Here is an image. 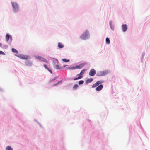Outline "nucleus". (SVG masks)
I'll return each mask as SVG.
<instances>
[{
  "label": "nucleus",
  "mask_w": 150,
  "mask_h": 150,
  "mask_svg": "<svg viewBox=\"0 0 150 150\" xmlns=\"http://www.w3.org/2000/svg\"><path fill=\"white\" fill-rule=\"evenodd\" d=\"M78 83L79 85H81L83 84L84 83V81L83 80H81L78 81Z\"/></svg>",
  "instance_id": "23"
},
{
  "label": "nucleus",
  "mask_w": 150,
  "mask_h": 150,
  "mask_svg": "<svg viewBox=\"0 0 150 150\" xmlns=\"http://www.w3.org/2000/svg\"><path fill=\"white\" fill-rule=\"evenodd\" d=\"M86 69H82L80 73L77 74L75 77H73L72 79L74 81L77 80L82 79L83 76V74L87 70Z\"/></svg>",
  "instance_id": "5"
},
{
  "label": "nucleus",
  "mask_w": 150,
  "mask_h": 150,
  "mask_svg": "<svg viewBox=\"0 0 150 150\" xmlns=\"http://www.w3.org/2000/svg\"><path fill=\"white\" fill-rule=\"evenodd\" d=\"M63 81V79H62L59 81H57L56 83L54 84L52 86V87H54L57 86L58 85L61 83Z\"/></svg>",
  "instance_id": "18"
},
{
  "label": "nucleus",
  "mask_w": 150,
  "mask_h": 150,
  "mask_svg": "<svg viewBox=\"0 0 150 150\" xmlns=\"http://www.w3.org/2000/svg\"><path fill=\"white\" fill-rule=\"evenodd\" d=\"M110 71L108 69H105L102 71L98 72L96 75L98 77L105 76L106 75L110 73Z\"/></svg>",
  "instance_id": "7"
},
{
  "label": "nucleus",
  "mask_w": 150,
  "mask_h": 150,
  "mask_svg": "<svg viewBox=\"0 0 150 150\" xmlns=\"http://www.w3.org/2000/svg\"><path fill=\"white\" fill-rule=\"evenodd\" d=\"M68 66V65H67L64 64V65H63V67H62V68H65V67H66L67 66Z\"/></svg>",
  "instance_id": "33"
},
{
  "label": "nucleus",
  "mask_w": 150,
  "mask_h": 150,
  "mask_svg": "<svg viewBox=\"0 0 150 150\" xmlns=\"http://www.w3.org/2000/svg\"><path fill=\"white\" fill-rule=\"evenodd\" d=\"M53 67L55 69H56L57 70L59 69H63L62 67H61L58 64H55L53 65Z\"/></svg>",
  "instance_id": "16"
},
{
  "label": "nucleus",
  "mask_w": 150,
  "mask_h": 150,
  "mask_svg": "<svg viewBox=\"0 0 150 150\" xmlns=\"http://www.w3.org/2000/svg\"><path fill=\"white\" fill-rule=\"evenodd\" d=\"M79 87V86L78 84H74L73 87V90H74L77 89Z\"/></svg>",
  "instance_id": "20"
},
{
  "label": "nucleus",
  "mask_w": 150,
  "mask_h": 150,
  "mask_svg": "<svg viewBox=\"0 0 150 150\" xmlns=\"http://www.w3.org/2000/svg\"><path fill=\"white\" fill-rule=\"evenodd\" d=\"M49 58L50 59L52 60H53L52 62V64L53 65H54L56 63H57V64H59V62L58 59L56 58H54V57H49Z\"/></svg>",
  "instance_id": "11"
},
{
  "label": "nucleus",
  "mask_w": 150,
  "mask_h": 150,
  "mask_svg": "<svg viewBox=\"0 0 150 150\" xmlns=\"http://www.w3.org/2000/svg\"><path fill=\"white\" fill-rule=\"evenodd\" d=\"M145 55V53L144 52H143L142 53V55L141 58V61L142 63H143V61L144 57Z\"/></svg>",
  "instance_id": "19"
},
{
  "label": "nucleus",
  "mask_w": 150,
  "mask_h": 150,
  "mask_svg": "<svg viewBox=\"0 0 150 150\" xmlns=\"http://www.w3.org/2000/svg\"><path fill=\"white\" fill-rule=\"evenodd\" d=\"M109 25L111 29L114 31L115 30L114 25L113 23V21L110 20L109 21Z\"/></svg>",
  "instance_id": "15"
},
{
  "label": "nucleus",
  "mask_w": 150,
  "mask_h": 150,
  "mask_svg": "<svg viewBox=\"0 0 150 150\" xmlns=\"http://www.w3.org/2000/svg\"><path fill=\"white\" fill-rule=\"evenodd\" d=\"M66 79H68V80H71V78H66Z\"/></svg>",
  "instance_id": "35"
},
{
  "label": "nucleus",
  "mask_w": 150,
  "mask_h": 150,
  "mask_svg": "<svg viewBox=\"0 0 150 150\" xmlns=\"http://www.w3.org/2000/svg\"><path fill=\"white\" fill-rule=\"evenodd\" d=\"M88 63L87 62L85 63H80L79 65H76L75 66H70L68 67H66L65 70H74L77 69H80L82 68L85 65L87 64Z\"/></svg>",
  "instance_id": "3"
},
{
  "label": "nucleus",
  "mask_w": 150,
  "mask_h": 150,
  "mask_svg": "<svg viewBox=\"0 0 150 150\" xmlns=\"http://www.w3.org/2000/svg\"><path fill=\"white\" fill-rule=\"evenodd\" d=\"M80 38L83 40H88L90 38V34L89 31L86 29L80 36Z\"/></svg>",
  "instance_id": "4"
},
{
  "label": "nucleus",
  "mask_w": 150,
  "mask_h": 150,
  "mask_svg": "<svg viewBox=\"0 0 150 150\" xmlns=\"http://www.w3.org/2000/svg\"><path fill=\"white\" fill-rule=\"evenodd\" d=\"M62 60L63 62L65 63L68 62L70 61V60L69 59H67L65 58L62 59Z\"/></svg>",
  "instance_id": "22"
},
{
  "label": "nucleus",
  "mask_w": 150,
  "mask_h": 150,
  "mask_svg": "<svg viewBox=\"0 0 150 150\" xmlns=\"http://www.w3.org/2000/svg\"><path fill=\"white\" fill-rule=\"evenodd\" d=\"M26 60V61L25 62V65L26 66L31 67L33 65V63L30 60Z\"/></svg>",
  "instance_id": "12"
},
{
  "label": "nucleus",
  "mask_w": 150,
  "mask_h": 150,
  "mask_svg": "<svg viewBox=\"0 0 150 150\" xmlns=\"http://www.w3.org/2000/svg\"><path fill=\"white\" fill-rule=\"evenodd\" d=\"M11 50L14 53L17 54H15V55L20 59L22 60H30L31 59V57L28 55H24L22 54L18 53V51L16 49L13 48L11 49Z\"/></svg>",
  "instance_id": "1"
},
{
  "label": "nucleus",
  "mask_w": 150,
  "mask_h": 150,
  "mask_svg": "<svg viewBox=\"0 0 150 150\" xmlns=\"http://www.w3.org/2000/svg\"><path fill=\"white\" fill-rule=\"evenodd\" d=\"M96 74V70L94 69H91L89 73V75L91 76H94Z\"/></svg>",
  "instance_id": "10"
},
{
  "label": "nucleus",
  "mask_w": 150,
  "mask_h": 150,
  "mask_svg": "<svg viewBox=\"0 0 150 150\" xmlns=\"http://www.w3.org/2000/svg\"><path fill=\"white\" fill-rule=\"evenodd\" d=\"M0 55H5L6 54L3 51L0 50Z\"/></svg>",
  "instance_id": "28"
},
{
  "label": "nucleus",
  "mask_w": 150,
  "mask_h": 150,
  "mask_svg": "<svg viewBox=\"0 0 150 150\" xmlns=\"http://www.w3.org/2000/svg\"><path fill=\"white\" fill-rule=\"evenodd\" d=\"M101 135V136L100 137H102L103 136V134H102Z\"/></svg>",
  "instance_id": "37"
},
{
  "label": "nucleus",
  "mask_w": 150,
  "mask_h": 150,
  "mask_svg": "<svg viewBox=\"0 0 150 150\" xmlns=\"http://www.w3.org/2000/svg\"><path fill=\"white\" fill-rule=\"evenodd\" d=\"M122 30V32H126L128 29V26L126 24H123L121 26Z\"/></svg>",
  "instance_id": "13"
},
{
  "label": "nucleus",
  "mask_w": 150,
  "mask_h": 150,
  "mask_svg": "<svg viewBox=\"0 0 150 150\" xmlns=\"http://www.w3.org/2000/svg\"><path fill=\"white\" fill-rule=\"evenodd\" d=\"M8 45H4L3 47H2L4 49H6L8 48Z\"/></svg>",
  "instance_id": "27"
},
{
  "label": "nucleus",
  "mask_w": 150,
  "mask_h": 150,
  "mask_svg": "<svg viewBox=\"0 0 150 150\" xmlns=\"http://www.w3.org/2000/svg\"><path fill=\"white\" fill-rule=\"evenodd\" d=\"M47 70L51 74H53V72L52 70L50 69L49 67L47 69Z\"/></svg>",
  "instance_id": "25"
},
{
  "label": "nucleus",
  "mask_w": 150,
  "mask_h": 150,
  "mask_svg": "<svg viewBox=\"0 0 150 150\" xmlns=\"http://www.w3.org/2000/svg\"><path fill=\"white\" fill-rule=\"evenodd\" d=\"M6 150H13V149L11 147L9 146H6Z\"/></svg>",
  "instance_id": "24"
},
{
  "label": "nucleus",
  "mask_w": 150,
  "mask_h": 150,
  "mask_svg": "<svg viewBox=\"0 0 150 150\" xmlns=\"http://www.w3.org/2000/svg\"><path fill=\"white\" fill-rule=\"evenodd\" d=\"M104 80H99L96 81L94 84L92 86V88H94L96 87L95 90L97 91H101L103 88V85L102 84L104 83Z\"/></svg>",
  "instance_id": "2"
},
{
  "label": "nucleus",
  "mask_w": 150,
  "mask_h": 150,
  "mask_svg": "<svg viewBox=\"0 0 150 150\" xmlns=\"http://www.w3.org/2000/svg\"><path fill=\"white\" fill-rule=\"evenodd\" d=\"M54 81V79L53 78L52 79H50L49 82V83H50Z\"/></svg>",
  "instance_id": "30"
},
{
  "label": "nucleus",
  "mask_w": 150,
  "mask_h": 150,
  "mask_svg": "<svg viewBox=\"0 0 150 150\" xmlns=\"http://www.w3.org/2000/svg\"><path fill=\"white\" fill-rule=\"evenodd\" d=\"M38 124H39V123H40L38 121L36 122Z\"/></svg>",
  "instance_id": "38"
},
{
  "label": "nucleus",
  "mask_w": 150,
  "mask_h": 150,
  "mask_svg": "<svg viewBox=\"0 0 150 150\" xmlns=\"http://www.w3.org/2000/svg\"><path fill=\"white\" fill-rule=\"evenodd\" d=\"M58 78V76H57L54 77L53 78L54 79V80H56V79H57Z\"/></svg>",
  "instance_id": "31"
},
{
  "label": "nucleus",
  "mask_w": 150,
  "mask_h": 150,
  "mask_svg": "<svg viewBox=\"0 0 150 150\" xmlns=\"http://www.w3.org/2000/svg\"><path fill=\"white\" fill-rule=\"evenodd\" d=\"M93 79L92 78H90L87 77L86 78V80H85V84L86 85H87L89 83L91 82L93 80Z\"/></svg>",
  "instance_id": "14"
},
{
  "label": "nucleus",
  "mask_w": 150,
  "mask_h": 150,
  "mask_svg": "<svg viewBox=\"0 0 150 150\" xmlns=\"http://www.w3.org/2000/svg\"><path fill=\"white\" fill-rule=\"evenodd\" d=\"M39 125L40 126V127L42 129L43 128V127L42 126L41 124L40 123H39Z\"/></svg>",
  "instance_id": "32"
},
{
  "label": "nucleus",
  "mask_w": 150,
  "mask_h": 150,
  "mask_svg": "<svg viewBox=\"0 0 150 150\" xmlns=\"http://www.w3.org/2000/svg\"><path fill=\"white\" fill-rule=\"evenodd\" d=\"M6 41L9 45H11L13 40L12 35L8 33H7L5 35Z\"/></svg>",
  "instance_id": "8"
},
{
  "label": "nucleus",
  "mask_w": 150,
  "mask_h": 150,
  "mask_svg": "<svg viewBox=\"0 0 150 150\" xmlns=\"http://www.w3.org/2000/svg\"><path fill=\"white\" fill-rule=\"evenodd\" d=\"M34 121H36V122H37V120H36V119H34Z\"/></svg>",
  "instance_id": "40"
},
{
  "label": "nucleus",
  "mask_w": 150,
  "mask_h": 150,
  "mask_svg": "<svg viewBox=\"0 0 150 150\" xmlns=\"http://www.w3.org/2000/svg\"><path fill=\"white\" fill-rule=\"evenodd\" d=\"M64 47V45L60 42H59L58 43V49H61L63 48Z\"/></svg>",
  "instance_id": "17"
},
{
  "label": "nucleus",
  "mask_w": 150,
  "mask_h": 150,
  "mask_svg": "<svg viewBox=\"0 0 150 150\" xmlns=\"http://www.w3.org/2000/svg\"><path fill=\"white\" fill-rule=\"evenodd\" d=\"M88 121H90V120L89 119H88Z\"/></svg>",
  "instance_id": "41"
},
{
  "label": "nucleus",
  "mask_w": 150,
  "mask_h": 150,
  "mask_svg": "<svg viewBox=\"0 0 150 150\" xmlns=\"http://www.w3.org/2000/svg\"><path fill=\"white\" fill-rule=\"evenodd\" d=\"M105 115H106L105 114L104 112H103L101 113V117H105Z\"/></svg>",
  "instance_id": "26"
},
{
  "label": "nucleus",
  "mask_w": 150,
  "mask_h": 150,
  "mask_svg": "<svg viewBox=\"0 0 150 150\" xmlns=\"http://www.w3.org/2000/svg\"><path fill=\"white\" fill-rule=\"evenodd\" d=\"M0 91H1V92H3V89L2 88H0Z\"/></svg>",
  "instance_id": "34"
},
{
  "label": "nucleus",
  "mask_w": 150,
  "mask_h": 150,
  "mask_svg": "<svg viewBox=\"0 0 150 150\" xmlns=\"http://www.w3.org/2000/svg\"><path fill=\"white\" fill-rule=\"evenodd\" d=\"M38 124H39V123H40L38 121L36 122Z\"/></svg>",
  "instance_id": "39"
},
{
  "label": "nucleus",
  "mask_w": 150,
  "mask_h": 150,
  "mask_svg": "<svg viewBox=\"0 0 150 150\" xmlns=\"http://www.w3.org/2000/svg\"><path fill=\"white\" fill-rule=\"evenodd\" d=\"M0 47H2V43H0Z\"/></svg>",
  "instance_id": "36"
},
{
  "label": "nucleus",
  "mask_w": 150,
  "mask_h": 150,
  "mask_svg": "<svg viewBox=\"0 0 150 150\" xmlns=\"http://www.w3.org/2000/svg\"><path fill=\"white\" fill-rule=\"evenodd\" d=\"M43 67H44L47 70L48 68L49 67L47 66V64H44L43 65Z\"/></svg>",
  "instance_id": "29"
},
{
  "label": "nucleus",
  "mask_w": 150,
  "mask_h": 150,
  "mask_svg": "<svg viewBox=\"0 0 150 150\" xmlns=\"http://www.w3.org/2000/svg\"><path fill=\"white\" fill-rule=\"evenodd\" d=\"M80 63V62H79V63H78V64H79V63Z\"/></svg>",
  "instance_id": "43"
},
{
  "label": "nucleus",
  "mask_w": 150,
  "mask_h": 150,
  "mask_svg": "<svg viewBox=\"0 0 150 150\" xmlns=\"http://www.w3.org/2000/svg\"><path fill=\"white\" fill-rule=\"evenodd\" d=\"M11 5L13 12L15 13H18L20 10L19 6L16 2H11Z\"/></svg>",
  "instance_id": "6"
},
{
  "label": "nucleus",
  "mask_w": 150,
  "mask_h": 150,
  "mask_svg": "<svg viewBox=\"0 0 150 150\" xmlns=\"http://www.w3.org/2000/svg\"><path fill=\"white\" fill-rule=\"evenodd\" d=\"M99 136H98V138H99L100 137H99Z\"/></svg>",
  "instance_id": "42"
},
{
  "label": "nucleus",
  "mask_w": 150,
  "mask_h": 150,
  "mask_svg": "<svg viewBox=\"0 0 150 150\" xmlns=\"http://www.w3.org/2000/svg\"><path fill=\"white\" fill-rule=\"evenodd\" d=\"M34 57L35 58L38 59L41 61L44 62L46 63H47L48 62V61L46 59L41 56L34 55Z\"/></svg>",
  "instance_id": "9"
},
{
  "label": "nucleus",
  "mask_w": 150,
  "mask_h": 150,
  "mask_svg": "<svg viewBox=\"0 0 150 150\" xmlns=\"http://www.w3.org/2000/svg\"><path fill=\"white\" fill-rule=\"evenodd\" d=\"M105 42L107 44H109L110 43V39L108 37L106 38Z\"/></svg>",
  "instance_id": "21"
}]
</instances>
